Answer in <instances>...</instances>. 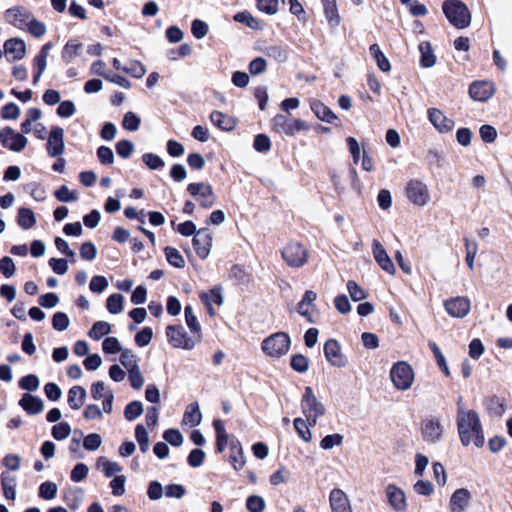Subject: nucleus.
Listing matches in <instances>:
<instances>
[{"label": "nucleus", "mask_w": 512, "mask_h": 512, "mask_svg": "<svg viewBox=\"0 0 512 512\" xmlns=\"http://www.w3.org/2000/svg\"><path fill=\"white\" fill-rule=\"evenodd\" d=\"M187 191L195 197L200 205L205 209L211 208L216 202L215 194L209 184L203 182L190 183L187 187Z\"/></svg>", "instance_id": "obj_10"}, {"label": "nucleus", "mask_w": 512, "mask_h": 512, "mask_svg": "<svg viewBox=\"0 0 512 512\" xmlns=\"http://www.w3.org/2000/svg\"><path fill=\"white\" fill-rule=\"evenodd\" d=\"M324 355L327 361L334 367H345L348 363L346 356L341 351L339 342L335 339H329L324 344Z\"/></svg>", "instance_id": "obj_15"}, {"label": "nucleus", "mask_w": 512, "mask_h": 512, "mask_svg": "<svg viewBox=\"0 0 512 512\" xmlns=\"http://www.w3.org/2000/svg\"><path fill=\"white\" fill-rule=\"evenodd\" d=\"M103 440L100 434L91 433L84 437L83 447L88 451H96L101 446Z\"/></svg>", "instance_id": "obj_51"}, {"label": "nucleus", "mask_w": 512, "mask_h": 512, "mask_svg": "<svg viewBox=\"0 0 512 512\" xmlns=\"http://www.w3.org/2000/svg\"><path fill=\"white\" fill-rule=\"evenodd\" d=\"M370 54L375 59L377 66L383 72H388L391 69L389 60L385 57L380 47L377 44H373L369 48Z\"/></svg>", "instance_id": "obj_40"}, {"label": "nucleus", "mask_w": 512, "mask_h": 512, "mask_svg": "<svg viewBox=\"0 0 512 512\" xmlns=\"http://www.w3.org/2000/svg\"><path fill=\"white\" fill-rule=\"evenodd\" d=\"M212 235L207 229H200L197 231L193 238V246L197 255L201 259L208 257L212 247Z\"/></svg>", "instance_id": "obj_20"}, {"label": "nucleus", "mask_w": 512, "mask_h": 512, "mask_svg": "<svg viewBox=\"0 0 512 512\" xmlns=\"http://www.w3.org/2000/svg\"><path fill=\"white\" fill-rule=\"evenodd\" d=\"M201 299L206 307L213 306V304L217 306H221L223 304V297L220 288H214L209 292L202 293Z\"/></svg>", "instance_id": "obj_42"}, {"label": "nucleus", "mask_w": 512, "mask_h": 512, "mask_svg": "<svg viewBox=\"0 0 512 512\" xmlns=\"http://www.w3.org/2000/svg\"><path fill=\"white\" fill-rule=\"evenodd\" d=\"M466 263L470 270L474 269V260L478 251V245L475 241L465 239Z\"/></svg>", "instance_id": "obj_53"}, {"label": "nucleus", "mask_w": 512, "mask_h": 512, "mask_svg": "<svg viewBox=\"0 0 512 512\" xmlns=\"http://www.w3.org/2000/svg\"><path fill=\"white\" fill-rule=\"evenodd\" d=\"M135 437L139 444L140 450L145 453L149 450L150 440L146 428L139 424L135 428Z\"/></svg>", "instance_id": "obj_43"}, {"label": "nucleus", "mask_w": 512, "mask_h": 512, "mask_svg": "<svg viewBox=\"0 0 512 512\" xmlns=\"http://www.w3.org/2000/svg\"><path fill=\"white\" fill-rule=\"evenodd\" d=\"M58 491V487L55 483L51 481H46L42 483L39 487V497L45 500H52L56 497Z\"/></svg>", "instance_id": "obj_49"}, {"label": "nucleus", "mask_w": 512, "mask_h": 512, "mask_svg": "<svg viewBox=\"0 0 512 512\" xmlns=\"http://www.w3.org/2000/svg\"><path fill=\"white\" fill-rule=\"evenodd\" d=\"M234 20L236 22H239V23H242V24H245L247 27L251 28V29H254V30H259L262 28V23L260 20H258L257 18H255L250 12L248 11H243V12H239V13H236L234 15Z\"/></svg>", "instance_id": "obj_39"}, {"label": "nucleus", "mask_w": 512, "mask_h": 512, "mask_svg": "<svg viewBox=\"0 0 512 512\" xmlns=\"http://www.w3.org/2000/svg\"><path fill=\"white\" fill-rule=\"evenodd\" d=\"M70 434L71 427L66 422L59 423L52 428V436L58 441L68 438Z\"/></svg>", "instance_id": "obj_57"}, {"label": "nucleus", "mask_w": 512, "mask_h": 512, "mask_svg": "<svg viewBox=\"0 0 512 512\" xmlns=\"http://www.w3.org/2000/svg\"><path fill=\"white\" fill-rule=\"evenodd\" d=\"M472 495L466 488L455 490L449 500V508L451 512H465L470 506Z\"/></svg>", "instance_id": "obj_21"}, {"label": "nucleus", "mask_w": 512, "mask_h": 512, "mask_svg": "<svg viewBox=\"0 0 512 512\" xmlns=\"http://www.w3.org/2000/svg\"><path fill=\"white\" fill-rule=\"evenodd\" d=\"M290 337L284 332H277L262 342L263 352L272 358H279L285 355L290 348Z\"/></svg>", "instance_id": "obj_5"}, {"label": "nucleus", "mask_w": 512, "mask_h": 512, "mask_svg": "<svg viewBox=\"0 0 512 512\" xmlns=\"http://www.w3.org/2000/svg\"><path fill=\"white\" fill-rule=\"evenodd\" d=\"M419 51L421 53L420 64L424 68H430L435 65L436 57L433 53L430 42L423 41L419 44Z\"/></svg>", "instance_id": "obj_33"}, {"label": "nucleus", "mask_w": 512, "mask_h": 512, "mask_svg": "<svg viewBox=\"0 0 512 512\" xmlns=\"http://www.w3.org/2000/svg\"><path fill=\"white\" fill-rule=\"evenodd\" d=\"M166 335L169 343L175 348L192 350L195 347L194 341L187 336L184 328L178 326H168Z\"/></svg>", "instance_id": "obj_13"}, {"label": "nucleus", "mask_w": 512, "mask_h": 512, "mask_svg": "<svg viewBox=\"0 0 512 512\" xmlns=\"http://www.w3.org/2000/svg\"><path fill=\"white\" fill-rule=\"evenodd\" d=\"M311 110L314 112L316 117L321 121H325L327 123H334L337 120V116L335 113L326 105L318 100H313L310 104Z\"/></svg>", "instance_id": "obj_31"}, {"label": "nucleus", "mask_w": 512, "mask_h": 512, "mask_svg": "<svg viewBox=\"0 0 512 512\" xmlns=\"http://www.w3.org/2000/svg\"><path fill=\"white\" fill-rule=\"evenodd\" d=\"M87 392L82 386H73L68 391V404L74 410H79L86 401Z\"/></svg>", "instance_id": "obj_32"}, {"label": "nucleus", "mask_w": 512, "mask_h": 512, "mask_svg": "<svg viewBox=\"0 0 512 512\" xmlns=\"http://www.w3.org/2000/svg\"><path fill=\"white\" fill-rule=\"evenodd\" d=\"M373 256L378 265L390 275H394L396 272L395 266L385 251L384 247L378 240H373Z\"/></svg>", "instance_id": "obj_25"}, {"label": "nucleus", "mask_w": 512, "mask_h": 512, "mask_svg": "<svg viewBox=\"0 0 512 512\" xmlns=\"http://www.w3.org/2000/svg\"><path fill=\"white\" fill-rule=\"evenodd\" d=\"M1 485L3 488V494L6 499L14 500L16 497L15 486L16 478L8 472L1 474Z\"/></svg>", "instance_id": "obj_35"}, {"label": "nucleus", "mask_w": 512, "mask_h": 512, "mask_svg": "<svg viewBox=\"0 0 512 512\" xmlns=\"http://www.w3.org/2000/svg\"><path fill=\"white\" fill-rule=\"evenodd\" d=\"M447 313L455 318L465 317L471 308L470 300L467 297L458 296L444 302Z\"/></svg>", "instance_id": "obj_17"}, {"label": "nucleus", "mask_w": 512, "mask_h": 512, "mask_svg": "<svg viewBox=\"0 0 512 512\" xmlns=\"http://www.w3.org/2000/svg\"><path fill=\"white\" fill-rule=\"evenodd\" d=\"M165 255L167 258V261L174 267L182 268L185 265L184 258L180 254V252L173 247H166L165 248Z\"/></svg>", "instance_id": "obj_46"}, {"label": "nucleus", "mask_w": 512, "mask_h": 512, "mask_svg": "<svg viewBox=\"0 0 512 512\" xmlns=\"http://www.w3.org/2000/svg\"><path fill=\"white\" fill-rule=\"evenodd\" d=\"M91 394L95 400L103 401V411L106 413H111L112 411V401L113 394L106 387L105 383L102 381H98L91 386Z\"/></svg>", "instance_id": "obj_22"}, {"label": "nucleus", "mask_w": 512, "mask_h": 512, "mask_svg": "<svg viewBox=\"0 0 512 512\" xmlns=\"http://www.w3.org/2000/svg\"><path fill=\"white\" fill-rule=\"evenodd\" d=\"M343 442V436L340 434H330L325 436L321 442L320 447L324 450H330L335 446H340Z\"/></svg>", "instance_id": "obj_56"}, {"label": "nucleus", "mask_w": 512, "mask_h": 512, "mask_svg": "<svg viewBox=\"0 0 512 512\" xmlns=\"http://www.w3.org/2000/svg\"><path fill=\"white\" fill-rule=\"evenodd\" d=\"M4 52L12 56V61L21 60L26 55V44L21 39H9L4 43Z\"/></svg>", "instance_id": "obj_26"}, {"label": "nucleus", "mask_w": 512, "mask_h": 512, "mask_svg": "<svg viewBox=\"0 0 512 512\" xmlns=\"http://www.w3.org/2000/svg\"><path fill=\"white\" fill-rule=\"evenodd\" d=\"M457 406V429L461 443L464 446L474 444L481 447L484 444V435L477 412L466 409L462 405V397H459Z\"/></svg>", "instance_id": "obj_1"}, {"label": "nucleus", "mask_w": 512, "mask_h": 512, "mask_svg": "<svg viewBox=\"0 0 512 512\" xmlns=\"http://www.w3.org/2000/svg\"><path fill=\"white\" fill-rule=\"evenodd\" d=\"M347 290L353 301L358 302L367 298V292L361 288L355 281L349 280L347 282Z\"/></svg>", "instance_id": "obj_48"}, {"label": "nucleus", "mask_w": 512, "mask_h": 512, "mask_svg": "<svg viewBox=\"0 0 512 512\" xmlns=\"http://www.w3.org/2000/svg\"><path fill=\"white\" fill-rule=\"evenodd\" d=\"M385 496L391 509L396 512H405L408 507L404 491L395 484H388L385 487Z\"/></svg>", "instance_id": "obj_14"}, {"label": "nucleus", "mask_w": 512, "mask_h": 512, "mask_svg": "<svg viewBox=\"0 0 512 512\" xmlns=\"http://www.w3.org/2000/svg\"><path fill=\"white\" fill-rule=\"evenodd\" d=\"M390 379L396 389L406 391L410 389L414 383V370L408 362L398 361L391 367Z\"/></svg>", "instance_id": "obj_4"}, {"label": "nucleus", "mask_w": 512, "mask_h": 512, "mask_svg": "<svg viewBox=\"0 0 512 512\" xmlns=\"http://www.w3.org/2000/svg\"><path fill=\"white\" fill-rule=\"evenodd\" d=\"M1 144L14 152H21L27 145V138L20 133L15 132L10 127H5L0 131Z\"/></svg>", "instance_id": "obj_12"}, {"label": "nucleus", "mask_w": 512, "mask_h": 512, "mask_svg": "<svg viewBox=\"0 0 512 512\" xmlns=\"http://www.w3.org/2000/svg\"><path fill=\"white\" fill-rule=\"evenodd\" d=\"M144 383L145 379L139 366L135 361L132 362L130 360V386L136 390H139L143 387Z\"/></svg>", "instance_id": "obj_41"}, {"label": "nucleus", "mask_w": 512, "mask_h": 512, "mask_svg": "<svg viewBox=\"0 0 512 512\" xmlns=\"http://www.w3.org/2000/svg\"><path fill=\"white\" fill-rule=\"evenodd\" d=\"M191 32L196 39H202L208 33V25L204 21L196 19L192 22Z\"/></svg>", "instance_id": "obj_64"}, {"label": "nucleus", "mask_w": 512, "mask_h": 512, "mask_svg": "<svg viewBox=\"0 0 512 512\" xmlns=\"http://www.w3.org/2000/svg\"><path fill=\"white\" fill-rule=\"evenodd\" d=\"M40 386L39 378L34 374H29L27 376H24L19 381V387L22 390L35 392L38 390Z\"/></svg>", "instance_id": "obj_47"}, {"label": "nucleus", "mask_w": 512, "mask_h": 512, "mask_svg": "<svg viewBox=\"0 0 512 512\" xmlns=\"http://www.w3.org/2000/svg\"><path fill=\"white\" fill-rule=\"evenodd\" d=\"M47 151L51 157H56L64 152V131L61 127L52 128L48 142Z\"/></svg>", "instance_id": "obj_23"}, {"label": "nucleus", "mask_w": 512, "mask_h": 512, "mask_svg": "<svg viewBox=\"0 0 512 512\" xmlns=\"http://www.w3.org/2000/svg\"><path fill=\"white\" fill-rule=\"evenodd\" d=\"M33 14L26 8L18 6L5 12L6 20L13 26L25 30Z\"/></svg>", "instance_id": "obj_18"}, {"label": "nucleus", "mask_w": 512, "mask_h": 512, "mask_svg": "<svg viewBox=\"0 0 512 512\" xmlns=\"http://www.w3.org/2000/svg\"><path fill=\"white\" fill-rule=\"evenodd\" d=\"M272 129L277 133L294 136L302 130H309V125L300 119H288L283 114H277L272 119Z\"/></svg>", "instance_id": "obj_7"}, {"label": "nucleus", "mask_w": 512, "mask_h": 512, "mask_svg": "<svg viewBox=\"0 0 512 512\" xmlns=\"http://www.w3.org/2000/svg\"><path fill=\"white\" fill-rule=\"evenodd\" d=\"M142 160L152 170L162 168L165 165L164 161L153 153H145L142 156Z\"/></svg>", "instance_id": "obj_62"}, {"label": "nucleus", "mask_w": 512, "mask_h": 512, "mask_svg": "<svg viewBox=\"0 0 512 512\" xmlns=\"http://www.w3.org/2000/svg\"><path fill=\"white\" fill-rule=\"evenodd\" d=\"M19 405L30 415L40 414L44 409L43 401L36 396L25 393L19 400Z\"/></svg>", "instance_id": "obj_27"}, {"label": "nucleus", "mask_w": 512, "mask_h": 512, "mask_svg": "<svg viewBox=\"0 0 512 512\" xmlns=\"http://www.w3.org/2000/svg\"><path fill=\"white\" fill-rule=\"evenodd\" d=\"M291 367L299 373L306 372L309 368L308 358L301 354L294 355L291 358Z\"/></svg>", "instance_id": "obj_59"}, {"label": "nucleus", "mask_w": 512, "mask_h": 512, "mask_svg": "<svg viewBox=\"0 0 512 512\" xmlns=\"http://www.w3.org/2000/svg\"><path fill=\"white\" fill-rule=\"evenodd\" d=\"M96 468L104 473L108 478H115L122 475L124 468L118 463L110 461L104 456H101L96 461Z\"/></svg>", "instance_id": "obj_28"}, {"label": "nucleus", "mask_w": 512, "mask_h": 512, "mask_svg": "<svg viewBox=\"0 0 512 512\" xmlns=\"http://www.w3.org/2000/svg\"><path fill=\"white\" fill-rule=\"evenodd\" d=\"M420 430L423 440L430 444L440 442L444 432L441 420L434 416L422 420Z\"/></svg>", "instance_id": "obj_9"}, {"label": "nucleus", "mask_w": 512, "mask_h": 512, "mask_svg": "<svg viewBox=\"0 0 512 512\" xmlns=\"http://www.w3.org/2000/svg\"><path fill=\"white\" fill-rule=\"evenodd\" d=\"M442 9L448 21L457 29H464L470 25L471 15L462 1L446 0Z\"/></svg>", "instance_id": "obj_2"}, {"label": "nucleus", "mask_w": 512, "mask_h": 512, "mask_svg": "<svg viewBox=\"0 0 512 512\" xmlns=\"http://www.w3.org/2000/svg\"><path fill=\"white\" fill-rule=\"evenodd\" d=\"M317 300V294L312 290H307L301 301L296 305V312L306 319L309 323L316 322L317 308L315 301Z\"/></svg>", "instance_id": "obj_11"}, {"label": "nucleus", "mask_w": 512, "mask_h": 512, "mask_svg": "<svg viewBox=\"0 0 512 512\" xmlns=\"http://www.w3.org/2000/svg\"><path fill=\"white\" fill-rule=\"evenodd\" d=\"M25 190L36 200L44 201L46 199V189L40 184H29Z\"/></svg>", "instance_id": "obj_63"}, {"label": "nucleus", "mask_w": 512, "mask_h": 512, "mask_svg": "<svg viewBox=\"0 0 512 512\" xmlns=\"http://www.w3.org/2000/svg\"><path fill=\"white\" fill-rule=\"evenodd\" d=\"M81 48H82V45L78 41H76V40L69 41L63 49L62 58L65 61L70 62L72 59H74L76 56L79 55Z\"/></svg>", "instance_id": "obj_44"}, {"label": "nucleus", "mask_w": 512, "mask_h": 512, "mask_svg": "<svg viewBox=\"0 0 512 512\" xmlns=\"http://www.w3.org/2000/svg\"><path fill=\"white\" fill-rule=\"evenodd\" d=\"M36 221L35 213L31 209L25 207L19 208L17 223L21 228L29 230L36 224Z\"/></svg>", "instance_id": "obj_34"}, {"label": "nucleus", "mask_w": 512, "mask_h": 512, "mask_svg": "<svg viewBox=\"0 0 512 512\" xmlns=\"http://www.w3.org/2000/svg\"><path fill=\"white\" fill-rule=\"evenodd\" d=\"M163 438L166 442L175 447L181 446L184 441L182 434L177 429H167L163 433Z\"/></svg>", "instance_id": "obj_55"}, {"label": "nucleus", "mask_w": 512, "mask_h": 512, "mask_svg": "<svg viewBox=\"0 0 512 512\" xmlns=\"http://www.w3.org/2000/svg\"><path fill=\"white\" fill-rule=\"evenodd\" d=\"M124 297L120 294H113L107 299V309L110 313L117 314L123 310Z\"/></svg>", "instance_id": "obj_52"}, {"label": "nucleus", "mask_w": 512, "mask_h": 512, "mask_svg": "<svg viewBox=\"0 0 512 512\" xmlns=\"http://www.w3.org/2000/svg\"><path fill=\"white\" fill-rule=\"evenodd\" d=\"M69 317L63 312H56L52 319V326L57 331H64L69 327Z\"/></svg>", "instance_id": "obj_58"}, {"label": "nucleus", "mask_w": 512, "mask_h": 512, "mask_svg": "<svg viewBox=\"0 0 512 512\" xmlns=\"http://www.w3.org/2000/svg\"><path fill=\"white\" fill-rule=\"evenodd\" d=\"M427 116L433 127L442 134L449 133L453 130L455 122L453 119L448 118L440 109L429 108Z\"/></svg>", "instance_id": "obj_16"}, {"label": "nucleus", "mask_w": 512, "mask_h": 512, "mask_svg": "<svg viewBox=\"0 0 512 512\" xmlns=\"http://www.w3.org/2000/svg\"><path fill=\"white\" fill-rule=\"evenodd\" d=\"M323 11L330 27L336 28L340 25L341 17L337 9L336 1L327 3L325 7H323Z\"/></svg>", "instance_id": "obj_38"}, {"label": "nucleus", "mask_w": 512, "mask_h": 512, "mask_svg": "<svg viewBox=\"0 0 512 512\" xmlns=\"http://www.w3.org/2000/svg\"><path fill=\"white\" fill-rule=\"evenodd\" d=\"M202 420V414L198 403H191L187 406L183 418L182 425L188 427H195L200 424Z\"/></svg>", "instance_id": "obj_30"}, {"label": "nucleus", "mask_w": 512, "mask_h": 512, "mask_svg": "<svg viewBox=\"0 0 512 512\" xmlns=\"http://www.w3.org/2000/svg\"><path fill=\"white\" fill-rule=\"evenodd\" d=\"M266 507L265 500L258 495L249 496L246 500V508L250 512H262Z\"/></svg>", "instance_id": "obj_54"}, {"label": "nucleus", "mask_w": 512, "mask_h": 512, "mask_svg": "<svg viewBox=\"0 0 512 512\" xmlns=\"http://www.w3.org/2000/svg\"><path fill=\"white\" fill-rule=\"evenodd\" d=\"M89 468L84 463H78L71 471V480L81 482L88 476Z\"/></svg>", "instance_id": "obj_60"}, {"label": "nucleus", "mask_w": 512, "mask_h": 512, "mask_svg": "<svg viewBox=\"0 0 512 512\" xmlns=\"http://www.w3.org/2000/svg\"><path fill=\"white\" fill-rule=\"evenodd\" d=\"M495 93V85L491 81H475L469 87V94L475 101L485 102Z\"/></svg>", "instance_id": "obj_19"}, {"label": "nucleus", "mask_w": 512, "mask_h": 512, "mask_svg": "<svg viewBox=\"0 0 512 512\" xmlns=\"http://www.w3.org/2000/svg\"><path fill=\"white\" fill-rule=\"evenodd\" d=\"M329 502L332 512H352L350 500L341 489L335 488L330 492Z\"/></svg>", "instance_id": "obj_24"}, {"label": "nucleus", "mask_w": 512, "mask_h": 512, "mask_svg": "<svg viewBox=\"0 0 512 512\" xmlns=\"http://www.w3.org/2000/svg\"><path fill=\"white\" fill-rule=\"evenodd\" d=\"M282 258L290 267L299 268L309 258L307 249L299 242H290L282 250Z\"/></svg>", "instance_id": "obj_8"}, {"label": "nucleus", "mask_w": 512, "mask_h": 512, "mask_svg": "<svg viewBox=\"0 0 512 512\" xmlns=\"http://www.w3.org/2000/svg\"><path fill=\"white\" fill-rule=\"evenodd\" d=\"M54 195L61 202H74L79 198L78 193L76 191H71L66 185H63L56 190Z\"/></svg>", "instance_id": "obj_50"}, {"label": "nucleus", "mask_w": 512, "mask_h": 512, "mask_svg": "<svg viewBox=\"0 0 512 512\" xmlns=\"http://www.w3.org/2000/svg\"><path fill=\"white\" fill-rule=\"evenodd\" d=\"M210 121L223 131H231L236 126V120L233 117L220 111H213L210 114Z\"/></svg>", "instance_id": "obj_29"}, {"label": "nucleus", "mask_w": 512, "mask_h": 512, "mask_svg": "<svg viewBox=\"0 0 512 512\" xmlns=\"http://www.w3.org/2000/svg\"><path fill=\"white\" fill-rule=\"evenodd\" d=\"M293 425H294V428L295 430L297 431L299 437L305 441V442H310L312 440V433L310 431V428L312 427L307 419H303V418H295L294 421H293Z\"/></svg>", "instance_id": "obj_37"}, {"label": "nucleus", "mask_w": 512, "mask_h": 512, "mask_svg": "<svg viewBox=\"0 0 512 512\" xmlns=\"http://www.w3.org/2000/svg\"><path fill=\"white\" fill-rule=\"evenodd\" d=\"M405 194L409 202L417 207L426 206L431 200L429 187L418 179H411L405 187Z\"/></svg>", "instance_id": "obj_6"}, {"label": "nucleus", "mask_w": 512, "mask_h": 512, "mask_svg": "<svg viewBox=\"0 0 512 512\" xmlns=\"http://www.w3.org/2000/svg\"><path fill=\"white\" fill-rule=\"evenodd\" d=\"M153 337V331L150 327H144L135 335V343L139 347L147 346Z\"/></svg>", "instance_id": "obj_61"}, {"label": "nucleus", "mask_w": 512, "mask_h": 512, "mask_svg": "<svg viewBox=\"0 0 512 512\" xmlns=\"http://www.w3.org/2000/svg\"><path fill=\"white\" fill-rule=\"evenodd\" d=\"M111 330L110 324L105 321L96 322L89 331V336L94 340H99L107 335Z\"/></svg>", "instance_id": "obj_45"}, {"label": "nucleus", "mask_w": 512, "mask_h": 512, "mask_svg": "<svg viewBox=\"0 0 512 512\" xmlns=\"http://www.w3.org/2000/svg\"><path fill=\"white\" fill-rule=\"evenodd\" d=\"M301 409L311 426H315L317 420L326 412L324 404L317 398L310 386L305 387V392L301 398Z\"/></svg>", "instance_id": "obj_3"}, {"label": "nucleus", "mask_w": 512, "mask_h": 512, "mask_svg": "<svg viewBox=\"0 0 512 512\" xmlns=\"http://www.w3.org/2000/svg\"><path fill=\"white\" fill-rule=\"evenodd\" d=\"M216 431V447L219 453L223 452L228 443V434L225 431L224 424L221 420L217 419L213 422Z\"/></svg>", "instance_id": "obj_36"}]
</instances>
